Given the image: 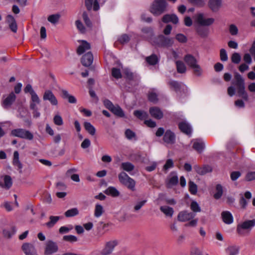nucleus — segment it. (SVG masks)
I'll list each match as a JSON object with an SVG mask.
<instances>
[{
  "mask_svg": "<svg viewBox=\"0 0 255 255\" xmlns=\"http://www.w3.org/2000/svg\"><path fill=\"white\" fill-rule=\"evenodd\" d=\"M232 85L229 86L227 89L228 94L230 97H233L236 93V87L237 94L239 97H241L246 101L249 100V95L245 90V80L238 73H236L234 80L232 82Z\"/></svg>",
  "mask_w": 255,
  "mask_h": 255,
  "instance_id": "f257e3e1",
  "label": "nucleus"
},
{
  "mask_svg": "<svg viewBox=\"0 0 255 255\" xmlns=\"http://www.w3.org/2000/svg\"><path fill=\"white\" fill-rule=\"evenodd\" d=\"M184 61L186 64L193 70L194 74L197 76H200L202 74L203 70L198 63L197 59L191 54H187L184 57Z\"/></svg>",
  "mask_w": 255,
  "mask_h": 255,
  "instance_id": "f03ea898",
  "label": "nucleus"
},
{
  "mask_svg": "<svg viewBox=\"0 0 255 255\" xmlns=\"http://www.w3.org/2000/svg\"><path fill=\"white\" fill-rule=\"evenodd\" d=\"M167 5L165 0H155L150 6V11L154 15H159L166 11Z\"/></svg>",
  "mask_w": 255,
  "mask_h": 255,
  "instance_id": "7ed1b4c3",
  "label": "nucleus"
},
{
  "mask_svg": "<svg viewBox=\"0 0 255 255\" xmlns=\"http://www.w3.org/2000/svg\"><path fill=\"white\" fill-rule=\"evenodd\" d=\"M118 178L120 182L128 189L131 191L135 190L136 182L135 180L130 177L126 172H121L118 175Z\"/></svg>",
  "mask_w": 255,
  "mask_h": 255,
  "instance_id": "20e7f679",
  "label": "nucleus"
},
{
  "mask_svg": "<svg viewBox=\"0 0 255 255\" xmlns=\"http://www.w3.org/2000/svg\"><path fill=\"white\" fill-rule=\"evenodd\" d=\"M255 226V219L247 220L238 225L237 232L240 235H244L246 231L250 232Z\"/></svg>",
  "mask_w": 255,
  "mask_h": 255,
  "instance_id": "39448f33",
  "label": "nucleus"
},
{
  "mask_svg": "<svg viewBox=\"0 0 255 255\" xmlns=\"http://www.w3.org/2000/svg\"><path fill=\"white\" fill-rule=\"evenodd\" d=\"M152 42L153 43V44L158 47H168L173 45V39L172 38L165 37L163 35H160L155 38L154 40Z\"/></svg>",
  "mask_w": 255,
  "mask_h": 255,
  "instance_id": "423d86ee",
  "label": "nucleus"
},
{
  "mask_svg": "<svg viewBox=\"0 0 255 255\" xmlns=\"http://www.w3.org/2000/svg\"><path fill=\"white\" fill-rule=\"evenodd\" d=\"M11 135L21 138L31 140L33 138V134L23 128L14 129L11 131Z\"/></svg>",
  "mask_w": 255,
  "mask_h": 255,
  "instance_id": "0eeeda50",
  "label": "nucleus"
},
{
  "mask_svg": "<svg viewBox=\"0 0 255 255\" xmlns=\"http://www.w3.org/2000/svg\"><path fill=\"white\" fill-rule=\"evenodd\" d=\"M195 21L201 26H210L215 21L213 18H206L203 13H197L194 16Z\"/></svg>",
  "mask_w": 255,
  "mask_h": 255,
  "instance_id": "6e6552de",
  "label": "nucleus"
},
{
  "mask_svg": "<svg viewBox=\"0 0 255 255\" xmlns=\"http://www.w3.org/2000/svg\"><path fill=\"white\" fill-rule=\"evenodd\" d=\"M118 241L116 240L110 241L106 243L105 248L101 252L102 255H109L111 254L115 247L118 245Z\"/></svg>",
  "mask_w": 255,
  "mask_h": 255,
  "instance_id": "1a4fd4ad",
  "label": "nucleus"
},
{
  "mask_svg": "<svg viewBox=\"0 0 255 255\" xmlns=\"http://www.w3.org/2000/svg\"><path fill=\"white\" fill-rule=\"evenodd\" d=\"M252 193L250 191H246L244 194H240L239 205L243 209H246L248 205L249 201L252 198Z\"/></svg>",
  "mask_w": 255,
  "mask_h": 255,
  "instance_id": "9d476101",
  "label": "nucleus"
},
{
  "mask_svg": "<svg viewBox=\"0 0 255 255\" xmlns=\"http://www.w3.org/2000/svg\"><path fill=\"white\" fill-rule=\"evenodd\" d=\"M43 100L45 101H49L52 106H57L58 105V101L56 97L50 90L45 91L43 95Z\"/></svg>",
  "mask_w": 255,
  "mask_h": 255,
  "instance_id": "9b49d317",
  "label": "nucleus"
},
{
  "mask_svg": "<svg viewBox=\"0 0 255 255\" xmlns=\"http://www.w3.org/2000/svg\"><path fill=\"white\" fill-rule=\"evenodd\" d=\"M165 183L167 187L168 188H171L177 185L178 183V178L177 173L175 172H171L168 176Z\"/></svg>",
  "mask_w": 255,
  "mask_h": 255,
  "instance_id": "f8f14e48",
  "label": "nucleus"
},
{
  "mask_svg": "<svg viewBox=\"0 0 255 255\" xmlns=\"http://www.w3.org/2000/svg\"><path fill=\"white\" fill-rule=\"evenodd\" d=\"M195 216L196 214L194 213L183 211L179 213L177 218L180 222H186L194 219Z\"/></svg>",
  "mask_w": 255,
  "mask_h": 255,
  "instance_id": "ddd939ff",
  "label": "nucleus"
},
{
  "mask_svg": "<svg viewBox=\"0 0 255 255\" xmlns=\"http://www.w3.org/2000/svg\"><path fill=\"white\" fill-rule=\"evenodd\" d=\"M58 247L56 243L51 241H47L45 249V255H51L57 252Z\"/></svg>",
  "mask_w": 255,
  "mask_h": 255,
  "instance_id": "4468645a",
  "label": "nucleus"
},
{
  "mask_svg": "<svg viewBox=\"0 0 255 255\" xmlns=\"http://www.w3.org/2000/svg\"><path fill=\"white\" fill-rule=\"evenodd\" d=\"M21 249L25 255H38L35 247L30 243H23Z\"/></svg>",
  "mask_w": 255,
  "mask_h": 255,
  "instance_id": "2eb2a0df",
  "label": "nucleus"
},
{
  "mask_svg": "<svg viewBox=\"0 0 255 255\" xmlns=\"http://www.w3.org/2000/svg\"><path fill=\"white\" fill-rule=\"evenodd\" d=\"M12 184L11 178L9 175H4L0 177V186L8 190Z\"/></svg>",
  "mask_w": 255,
  "mask_h": 255,
  "instance_id": "dca6fc26",
  "label": "nucleus"
},
{
  "mask_svg": "<svg viewBox=\"0 0 255 255\" xmlns=\"http://www.w3.org/2000/svg\"><path fill=\"white\" fill-rule=\"evenodd\" d=\"M16 99V96L13 92H11L7 97L2 101V106L7 109L9 108L14 103Z\"/></svg>",
  "mask_w": 255,
  "mask_h": 255,
  "instance_id": "f3484780",
  "label": "nucleus"
},
{
  "mask_svg": "<svg viewBox=\"0 0 255 255\" xmlns=\"http://www.w3.org/2000/svg\"><path fill=\"white\" fill-rule=\"evenodd\" d=\"M5 22L7 24L9 29L14 33H16L17 30V25L14 17L11 15H8L6 17Z\"/></svg>",
  "mask_w": 255,
  "mask_h": 255,
  "instance_id": "a211bd4d",
  "label": "nucleus"
},
{
  "mask_svg": "<svg viewBox=\"0 0 255 255\" xmlns=\"http://www.w3.org/2000/svg\"><path fill=\"white\" fill-rule=\"evenodd\" d=\"M221 217L224 223L230 225L234 222V217L232 213L228 211H223L221 213Z\"/></svg>",
  "mask_w": 255,
  "mask_h": 255,
  "instance_id": "6ab92c4d",
  "label": "nucleus"
},
{
  "mask_svg": "<svg viewBox=\"0 0 255 255\" xmlns=\"http://www.w3.org/2000/svg\"><path fill=\"white\" fill-rule=\"evenodd\" d=\"M79 42H80V44L77 50V52L79 55H81L87 50L90 49V44L87 41L85 40H81L79 41Z\"/></svg>",
  "mask_w": 255,
  "mask_h": 255,
  "instance_id": "aec40b11",
  "label": "nucleus"
},
{
  "mask_svg": "<svg viewBox=\"0 0 255 255\" xmlns=\"http://www.w3.org/2000/svg\"><path fill=\"white\" fill-rule=\"evenodd\" d=\"M93 61V54L91 52L86 53L82 58L81 62L86 67L90 66Z\"/></svg>",
  "mask_w": 255,
  "mask_h": 255,
  "instance_id": "412c9836",
  "label": "nucleus"
},
{
  "mask_svg": "<svg viewBox=\"0 0 255 255\" xmlns=\"http://www.w3.org/2000/svg\"><path fill=\"white\" fill-rule=\"evenodd\" d=\"M192 142L193 143V149L196 150L198 152L201 153L205 147L204 142L200 139H193Z\"/></svg>",
  "mask_w": 255,
  "mask_h": 255,
  "instance_id": "4be33fe9",
  "label": "nucleus"
},
{
  "mask_svg": "<svg viewBox=\"0 0 255 255\" xmlns=\"http://www.w3.org/2000/svg\"><path fill=\"white\" fill-rule=\"evenodd\" d=\"M163 140L167 144H173L175 141V136L174 133L170 130H167L164 135Z\"/></svg>",
  "mask_w": 255,
  "mask_h": 255,
  "instance_id": "5701e85b",
  "label": "nucleus"
},
{
  "mask_svg": "<svg viewBox=\"0 0 255 255\" xmlns=\"http://www.w3.org/2000/svg\"><path fill=\"white\" fill-rule=\"evenodd\" d=\"M149 112L151 116L156 119H161L163 116L162 112L157 107H153L150 108Z\"/></svg>",
  "mask_w": 255,
  "mask_h": 255,
  "instance_id": "b1692460",
  "label": "nucleus"
},
{
  "mask_svg": "<svg viewBox=\"0 0 255 255\" xmlns=\"http://www.w3.org/2000/svg\"><path fill=\"white\" fill-rule=\"evenodd\" d=\"M13 165L17 168L19 173L22 172V164L19 160V153L17 151L13 152V157L12 160Z\"/></svg>",
  "mask_w": 255,
  "mask_h": 255,
  "instance_id": "393cba45",
  "label": "nucleus"
},
{
  "mask_svg": "<svg viewBox=\"0 0 255 255\" xmlns=\"http://www.w3.org/2000/svg\"><path fill=\"white\" fill-rule=\"evenodd\" d=\"M179 129L182 132L187 134L190 135L192 133V128L190 125L186 122H182L178 125Z\"/></svg>",
  "mask_w": 255,
  "mask_h": 255,
  "instance_id": "a878e982",
  "label": "nucleus"
},
{
  "mask_svg": "<svg viewBox=\"0 0 255 255\" xmlns=\"http://www.w3.org/2000/svg\"><path fill=\"white\" fill-rule=\"evenodd\" d=\"M162 21L165 23L171 22L174 24H177L178 22V18L175 14H165L162 17Z\"/></svg>",
  "mask_w": 255,
  "mask_h": 255,
  "instance_id": "bb28decb",
  "label": "nucleus"
},
{
  "mask_svg": "<svg viewBox=\"0 0 255 255\" xmlns=\"http://www.w3.org/2000/svg\"><path fill=\"white\" fill-rule=\"evenodd\" d=\"M222 0H209V5L213 11L218 10L221 5Z\"/></svg>",
  "mask_w": 255,
  "mask_h": 255,
  "instance_id": "cd10ccee",
  "label": "nucleus"
},
{
  "mask_svg": "<svg viewBox=\"0 0 255 255\" xmlns=\"http://www.w3.org/2000/svg\"><path fill=\"white\" fill-rule=\"evenodd\" d=\"M195 171L200 175H204L212 171L211 167L209 166H204L203 167H200L197 165L194 167Z\"/></svg>",
  "mask_w": 255,
  "mask_h": 255,
  "instance_id": "c85d7f7f",
  "label": "nucleus"
},
{
  "mask_svg": "<svg viewBox=\"0 0 255 255\" xmlns=\"http://www.w3.org/2000/svg\"><path fill=\"white\" fill-rule=\"evenodd\" d=\"M105 193L113 197L119 196L120 192L114 187L110 186L105 191Z\"/></svg>",
  "mask_w": 255,
  "mask_h": 255,
  "instance_id": "c756f323",
  "label": "nucleus"
},
{
  "mask_svg": "<svg viewBox=\"0 0 255 255\" xmlns=\"http://www.w3.org/2000/svg\"><path fill=\"white\" fill-rule=\"evenodd\" d=\"M168 85L169 86L171 89L176 92L179 91L183 86V85L182 83L171 80L168 82Z\"/></svg>",
  "mask_w": 255,
  "mask_h": 255,
  "instance_id": "7c9ffc66",
  "label": "nucleus"
},
{
  "mask_svg": "<svg viewBox=\"0 0 255 255\" xmlns=\"http://www.w3.org/2000/svg\"><path fill=\"white\" fill-rule=\"evenodd\" d=\"M160 210L166 216L171 217L173 216L174 210L171 207L168 206H162L160 207Z\"/></svg>",
  "mask_w": 255,
  "mask_h": 255,
  "instance_id": "2f4dec72",
  "label": "nucleus"
},
{
  "mask_svg": "<svg viewBox=\"0 0 255 255\" xmlns=\"http://www.w3.org/2000/svg\"><path fill=\"white\" fill-rule=\"evenodd\" d=\"M240 248L237 246H231L227 248L226 252L228 255H238Z\"/></svg>",
  "mask_w": 255,
  "mask_h": 255,
  "instance_id": "473e14b6",
  "label": "nucleus"
},
{
  "mask_svg": "<svg viewBox=\"0 0 255 255\" xmlns=\"http://www.w3.org/2000/svg\"><path fill=\"white\" fill-rule=\"evenodd\" d=\"M121 168L124 170L129 173L134 169V166L129 162H124L122 163Z\"/></svg>",
  "mask_w": 255,
  "mask_h": 255,
  "instance_id": "72a5a7b5",
  "label": "nucleus"
},
{
  "mask_svg": "<svg viewBox=\"0 0 255 255\" xmlns=\"http://www.w3.org/2000/svg\"><path fill=\"white\" fill-rule=\"evenodd\" d=\"M61 92L64 99H68V102L70 103L75 104L76 103V98L74 96L70 95L68 91L65 90H62Z\"/></svg>",
  "mask_w": 255,
  "mask_h": 255,
  "instance_id": "f704fd0d",
  "label": "nucleus"
},
{
  "mask_svg": "<svg viewBox=\"0 0 255 255\" xmlns=\"http://www.w3.org/2000/svg\"><path fill=\"white\" fill-rule=\"evenodd\" d=\"M84 126L87 132L92 135H94L96 132L95 127L89 122H85Z\"/></svg>",
  "mask_w": 255,
  "mask_h": 255,
  "instance_id": "c9c22d12",
  "label": "nucleus"
},
{
  "mask_svg": "<svg viewBox=\"0 0 255 255\" xmlns=\"http://www.w3.org/2000/svg\"><path fill=\"white\" fill-rule=\"evenodd\" d=\"M133 115L141 120H145L148 117V114L146 112L140 110L134 111Z\"/></svg>",
  "mask_w": 255,
  "mask_h": 255,
  "instance_id": "e433bc0d",
  "label": "nucleus"
},
{
  "mask_svg": "<svg viewBox=\"0 0 255 255\" xmlns=\"http://www.w3.org/2000/svg\"><path fill=\"white\" fill-rule=\"evenodd\" d=\"M145 60L146 62L150 65H155L158 62V57L155 54H152L149 56L146 57Z\"/></svg>",
  "mask_w": 255,
  "mask_h": 255,
  "instance_id": "4c0bfd02",
  "label": "nucleus"
},
{
  "mask_svg": "<svg viewBox=\"0 0 255 255\" xmlns=\"http://www.w3.org/2000/svg\"><path fill=\"white\" fill-rule=\"evenodd\" d=\"M113 114H114L117 116L119 117H124L125 116V114L123 110L119 106H116L113 107V108L111 111Z\"/></svg>",
  "mask_w": 255,
  "mask_h": 255,
  "instance_id": "58836bf2",
  "label": "nucleus"
},
{
  "mask_svg": "<svg viewBox=\"0 0 255 255\" xmlns=\"http://www.w3.org/2000/svg\"><path fill=\"white\" fill-rule=\"evenodd\" d=\"M104 212L103 207L100 205L97 204L95 205V208L94 211V216L96 218L101 217Z\"/></svg>",
  "mask_w": 255,
  "mask_h": 255,
  "instance_id": "ea45409f",
  "label": "nucleus"
},
{
  "mask_svg": "<svg viewBox=\"0 0 255 255\" xmlns=\"http://www.w3.org/2000/svg\"><path fill=\"white\" fill-rule=\"evenodd\" d=\"M176 65L177 72L179 73H184L186 71V67L184 63L181 61H177Z\"/></svg>",
  "mask_w": 255,
  "mask_h": 255,
  "instance_id": "a19ab883",
  "label": "nucleus"
},
{
  "mask_svg": "<svg viewBox=\"0 0 255 255\" xmlns=\"http://www.w3.org/2000/svg\"><path fill=\"white\" fill-rule=\"evenodd\" d=\"M60 219L59 216H51L49 217L50 221L45 224L46 226L48 228H52L58 221Z\"/></svg>",
  "mask_w": 255,
  "mask_h": 255,
  "instance_id": "79ce46f5",
  "label": "nucleus"
},
{
  "mask_svg": "<svg viewBox=\"0 0 255 255\" xmlns=\"http://www.w3.org/2000/svg\"><path fill=\"white\" fill-rule=\"evenodd\" d=\"M16 231L15 227H12L10 229H4L3 230V234L5 237L10 238Z\"/></svg>",
  "mask_w": 255,
  "mask_h": 255,
  "instance_id": "37998d69",
  "label": "nucleus"
},
{
  "mask_svg": "<svg viewBox=\"0 0 255 255\" xmlns=\"http://www.w3.org/2000/svg\"><path fill=\"white\" fill-rule=\"evenodd\" d=\"M196 31L197 33L200 35L201 37H205L207 36L208 34V29L202 27V26H198L196 28Z\"/></svg>",
  "mask_w": 255,
  "mask_h": 255,
  "instance_id": "c03bdc74",
  "label": "nucleus"
},
{
  "mask_svg": "<svg viewBox=\"0 0 255 255\" xmlns=\"http://www.w3.org/2000/svg\"><path fill=\"white\" fill-rule=\"evenodd\" d=\"M143 36L146 38H149L153 35V31L150 27L143 28L141 30Z\"/></svg>",
  "mask_w": 255,
  "mask_h": 255,
  "instance_id": "a18cd8bd",
  "label": "nucleus"
},
{
  "mask_svg": "<svg viewBox=\"0 0 255 255\" xmlns=\"http://www.w3.org/2000/svg\"><path fill=\"white\" fill-rule=\"evenodd\" d=\"M190 209L193 211L192 213H196L201 212V208L199 205L196 201H193L190 204Z\"/></svg>",
  "mask_w": 255,
  "mask_h": 255,
  "instance_id": "49530a36",
  "label": "nucleus"
},
{
  "mask_svg": "<svg viewBox=\"0 0 255 255\" xmlns=\"http://www.w3.org/2000/svg\"><path fill=\"white\" fill-rule=\"evenodd\" d=\"M125 135L128 140H136V134L135 132L130 129H128L126 130Z\"/></svg>",
  "mask_w": 255,
  "mask_h": 255,
  "instance_id": "de8ad7c7",
  "label": "nucleus"
},
{
  "mask_svg": "<svg viewBox=\"0 0 255 255\" xmlns=\"http://www.w3.org/2000/svg\"><path fill=\"white\" fill-rule=\"evenodd\" d=\"M60 17V15L58 14H52L48 17L47 20L50 23L55 24L58 22Z\"/></svg>",
  "mask_w": 255,
  "mask_h": 255,
  "instance_id": "09e8293b",
  "label": "nucleus"
},
{
  "mask_svg": "<svg viewBox=\"0 0 255 255\" xmlns=\"http://www.w3.org/2000/svg\"><path fill=\"white\" fill-rule=\"evenodd\" d=\"M216 192L215 193L214 197L216 199H220L223 195V188L222 186L218 184L216 187Z\"/></svg>",
  "mask_w": 255,
  "mask_h": 255,
  "instance_id": "8fccbe9b",
  "label": "nucleus"
},
{
  "mask_svg": "<svg viewBox=\"0 0 255 255\" xmlns=\"http://www.w3.org/2000/svg\"><path fill=\"white\" fill-rule=\"evenodd\" d=\"M78 210L76 208H74L67 210L65 213V215L66 217H71L78 215Z\"/></svg>",
  "mask_w": 255,
  "mask_h": 255,
  "instance_id": "3c124183",
  "label": "nucleus"
},
{
  "mask_svg": "<svg viewBox=\"0 0 255 255\" xmlns=\"http://www.w3.org/2000/svg\"><path fill=\"white\" fill-rule=\"evenodd\" d=\"M189 190L191 194L195 195L197 192V186L194 182L190 181L189 182Z\"/></svg>",
  "mask_w": 255,
  "mask_h": 255,
  "instance_id": "603ef678",
  "label": "nucleus"
},
{
  "mask_svg": "<svg viewBox=\"0 0 255 255\" xmlns=\"http://www.w3.org/2000/svg\"><path fill=\"white\" fill-rule=\"evenodd\" d=\"M174 166V163L172 159H168L166 160L165 164L163 167V170L165 172L170 168H172Z\"/></svg>",
  "mask_w": 255,
  "mask_h": 255,
  "instance_id": "864d4df0",
  "label": "nucleus"
},
{
  "mask_svg": "<svg viewBox=\"0 0 255 255\" xmlns=\"http://www.w3.org/2000/svg\"><path fill=\"white\" fill-rule=\"evenodd\" d=\"M241 60L240 54L237 52L234 53L231 56V61L235 64H239Z\"/></svg>",
  "mask_w": 255,
  "mask_h": 255,
  "instance_id": "5fc2aeb1",
  "label": "nucleus"
},
{
  "mask_svg": "<svg viewBox=\"0 0 255 255\" xmlns=\"http://www.w3.org/2000/svg\"><path fill=\"white\" fill-rule=\"evenodd\" d=\"M229 30L232 35H236L238 34L239 29L237 26L234 24H231L229 25Z\"/></svg>",
  "mask_w": 255,
  "mask_h": 255,
  "instance_id": "6e6d98bb",
  "label": "nucleus"
},
{
  "mask_svg": "<svg viewBox=\"0 0 255 255\" xmlns=\"http://www.w3.org/2000/svg\"><path fill=\"white\" fill-rule=\"evenodd\" d=\"M75 24L76 25V27L77 29L79 30V31L82 33H84L86 32V28L84 26L82 23L81 22L80 20H77L75 22Z\"/></svg>",
  "mask_w": 255,
  "mask_h": 255,
  "instance_id": "4d7b16f0",
  "label": "nucleus"
},
{
  "mask_svg": "<svg viewBox=\"0 0 255 255\" xmlns=\"http://www.w3.org/2000/svg\"><path fill=\"white\" fill-rule=\"evenodd\" d=\"M129 40V36L126 34L122 35L118 39V41L122 44L127 43Z\"/></svg>",
  "mask_w": 255,
  "mask_h": 255,
  "instance_id": "13d9d810",
  "label": "nucleus"
},
{
  "mask_svg": "<svg viewBox=\"0 0 255 255\" xmlns=\"http://www.w3.org/2000/svg\"><path fill=\"white\" fill-rule=\"evenodd\" d=\"M53 122L57 126H62L63 124V119L59 115H56L54 117Z\"/></svg>",
  "mask_w": 255,
  "mask_h": 255,
  "instance_id": "bf43d9fd",
  "label": "nucleus"
},
{
  "mask_svg": "<svg viewBox=\"0 0 255 255\" xmlns=\"http://www.w3.org/2000/svg\"><path fill=\"white\" fill-rule=\"evenodd\" d=\"M112 76L116 79H119L122 77V74L120 69L116 68H113L112 69Z\"/></svg>",
  "mask_w": 255,
  "mask_h": 255,
  "instance_id": "052dcab7",
  "label": "nucleus"
},
{
  "mask_svg": "<svg viewBox=\"0 0 255 255\" xmlns=\"http://www.w3.org/2000/svg\"><path fill=\"white\" fill-rule=\"evenodd\" d=\"M176 39L181 43H185L187 40V37L183 34H177L175 36Z\"/></svg>",
  "mask_w": 255,
  "mask_h": 255,
  "instance_id": "680f3d73",
  "label": "nucleus"
},
{
  "mask_svg": "<svg viewBox=\"0 0 255 255\" xmlns=\"http://www.w3.org/2000/svg\"><path fill=\"white\" fill-rule=\"evenodd\" d=\"M72 229L73 226L72 225H69L68 227L62 226L60 228L59 231L61 234H66Z\"/></svg>",
  "mask_w": 255,
  "mask_h": 255,
  "instance_id": "e2e57ef3",
  "label": "nucleus"
},
{
  "mask_svg": "<svg viewBox=\"0 0 255 255\" xmlns=\"http://www.w3.org/2000/svg\"><path fill=\"white\" fill-rule=\"evenodd\" d=\"M190 255H203V254L199 248L193 247L191 250Z\"/></svg>",
  "mask_w": 255,
  "mask_h": 255,
  "instance_id": "0e129e2a",
  "label": "nucleus"
},
{
  "mask_svg": "<svg viewBox=\"0 0 255 255\" xmlns=\"http://www.w3.org/2000/svg\"><path fill=\"white\" fill-rule=\"evenodd\" d=\"M31 98L30 103H40V99L36 93L30 95Z\"/></svg>",
  "mask_w": 255,
  "mask_h": 255,
  "instance_id": "69168bd1",
  "label": "nucleus"
},
{
  "mask_svg": "<svg viewBox=\"0 0 255 255\" xmlns=\"http://www.w3.org/2000/svg\"><path fill=\"white\" fill-rule=\"evenodd\" d=\"M25 93H29L30 95L35 93L36 92L33 89L32 86L30 84H27L24 89Z\"/></svg>",
  "mask_w": 255,
  "mask_h": 255,
  "instance_id": "338daca9",
  "label": "nucleus"
},
{
  "mask_svg": "<svg viewBox=\"0 0 255 255\" xmlns=\"http://www.w3.org/2000/svg\"><path fill=\"white\" fill-rule=\"evenodd\" d=\"M246 180L248 181L255 180V171L248 172L246 176Z\"/></svg>",
  "mask_w": 255,
  "mask_h": 255,
  "instance_id": "774afa93",
  "label": "nucleus"
}]
</instances>
